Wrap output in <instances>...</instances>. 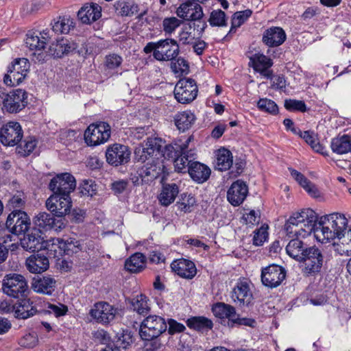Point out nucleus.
Listing matches in <instances>:
<instances>
[{"instance_id": "nucleus-1", "label": "nucleus", "mask_w": 351, "mask_h": 351, "mask_svg": "<svg viewBox=\"0 0 351 351\" xmlns=\"http://www.w3.org/2000/svg\"><path fill=\"white\" fill-rule=\"evenodd\" d=\"M348 221L343 214L334 213L322 216L318 220L316 213L311 208H304L293 213L289 217L287 228L302 237L312 233L315 239L326 243L344 236Z\"/></svg>"}, {"instance_id": "nucleus-2", "label": "nucleus", "mask_w": 351, "mask_h": 351, "mask_svg": "<svg viewBox=\"0 0 351 351\" xmlns=\"http://www.w3.org/2000/svg\"><path fill=\"white\" fill-rule=\"evenodd\" d=\"M193 141V136H189L184 142H182L181 139H179L178 143H176L177 148L179 150H176L175 147L170 145L167 144L165 141L161 138H155V158L157 160L163 158L162 160V173L164 174H169L166 165L164 164V160H169L176 156L178 153L182 154V155H189L191 156H194L193 151L192 149L187 150L189 143Z\"/></svg>"}, {"instance_id": "nucleus-3", "label": "nucleus", "mask_w": 351, "mask_h": 351, "mask_svg": "<svg viewBox=\"0 0 351 351\" xmlns=\"http://www.w3.org/2000/svg\"><path fill=\"white\" fill-rule=\"evenodd\" d=\"M28 290L25 278L19 274H6L2 280V291L10 297L19 298L23 297Z\"/></svg>"}, {"instance_id": "nucleus-4", "label": "nucleus", "mask_w": 351, "mask_h": 351, "mask_svg": "<svg viewBox=\"0 0 351 351\" xmlns=\"http://www.w3.org/2000/svg\"><path fill=\"white\" fill-rule=\"evenodd\" d=\"M29 63L26 58H16L8 67V72L3 77L7 86H14L20 84L27 77Z\"/></svg>"}, {"instance_id": "nucleus-5", "label": "nucleus", "mask_w": 351, "mask_h": 351, "mask_svg": "<svg viewBox=\"0 0 351 351\" xmlns=\"http://www.w3.org/2000/svg\"><path fill=\"white\" fill-rule=\"evenodd\" d=\"M111 135L110 125L104 121L90 124L84 132V140L88 146H97L107 142Z\"/></svg>"}, {"instance_id": "nucleus-6", "label": "nucleus", "mask_w": 351, "mask_h": 351, "mask_svg": "<svg viewBox=\"0 0 351 351\" xmlns=\"http://www.w3.org/2000/svg\"><path fill=\"white\" fill-rule=\"evenodd\" d=\"M0 103L3 109L8 112H17L27 104V94L22 89H16L9 93L0 92Z\"/></svg>"}, {"instance_id": "nucleus-7", "label": "nucleus", "mask_w": 351, "mask_h": 351, "mask_svg": "<svg viewBox=\"0 0 351 351\" xmlns=\"http://www.w3.org/2000/svg\"><path fill=\"white\" fill-rule=\"evenodd\" d=\"M197 86L191 78H182L176 84L173 93L178 102L186 104L192 102L197 97Z\"/></svg>"}, {"instance_id": "nucleus-8", "label": "nucleus", "mask_w": 351, "mask_h": 351, "mask_svg": "<svg viewBox=\"0 0 351 351\" xmlns=\"http://www.w3.org/2000/svg\"><path fill=\"white\" fill-rule=\"evenodd\" d=\"M230 298L239 306H248L253 300L250 280L245 278H239L231 291Z\"/></svg>"}, {"instance_id": "nucleus-9", "label": "nucleus", "mask_w": 351, "mask_h": 351, "mask_svg": "<svg viewBox=\"0 0 351 351\" xmlns=\"http://www.w3.org/2000/svg\"><path fill=\"white\" fill-rule=\"evenodd\" d=\"M5 225L9 232L19 235L29 230L31 221L25 212L14 210L8 215Z\"/></svg>"}, {"instance_id": "nucleus-10", "label": "nucleus", "mask_w": 351, "mask_h": 351, "mask_svg": "<svg viewBox=\"0 0 351 351\" xmlns=\"http://www.w3.org/2000/svg\"><path fill=\"white\" fill-rule=\"evenodd\" d=\"M47 208L54 215L62 217L71 211L72 201L70 195L53 193L46 201Z\"/></svg>"}, {"instance_id": "nucleus-11", "label": "nucleus", "mask_w": 351, "mask_h": 351, "mask_svg": "<svg viewBox=\"0 0 351 351\" xmlns=\"http://www.w3.org/2000/svg\"><path fill=\"white\" fill-rule=\"evenodd\" d=\"M130 148L122 144L114 143L109 145L106 151V158L108 164L117 167L128 163L130 160Z\"/></svg>"}, {"instance_id": "nucleus-12", "label": "nucleus", "mask_w": 351, "mask_h": 351, "mask_svg": "<svg viewBox=\"0 0 351 351\" xmlns=\"http://www.w3.org/2000/svg\"><path fill=\"white\" fill-rule=\"evenodd\" d=\"M304 256L302 261L304 262L302 271L304 274L310 276L320 271L324 257L319 249L315 246L309 247Z\"/></svg>"}, {"instance_id": "nucleus-13", "label": "nucleus", "mask_w": 351, "mask_h": 351, "mask_svg": "<svg viewBox=\"0 0 351 351\" xmlns=\"http://www.w3.org/2000/svg\"><path fill=\"white\" fill-rule=\"evenodd\" d=\"M23 132L21 125L16 121H10L0 130V142L5 146H14L21 141Z\"/></svg>"}, {"instance_id": "nucleus-14", "label": "nucleus", "mask_w": 351, "mask_h": 351, "mask_svg": "<svg viewBox=\"0 0 351 351\" xmlns=\"http://www.w3.org/2000/svg\"><path fill=\"white\" fill-rule=\"evenodd\" d=\"M179 51V45L174 39L167 38L155 43V59L157 60H171L178 55Z\"/></svg>"}, {"instance_id": "nucleus-15", "label": "nucleus", "mask_w": 351, "mask_h": 351, "mask_svg": "<svg viewBox=\"0 0 351 351\" xmlns=\"http://www.w3.org/2000/svg\"><path fill=\"white\" fill-rule=\"evenodd\" d=\"M71 243L60 238H52L43 241L41 253L48 258H59L71 250Z\"/></svg>"}, {"instance_id": "nucleus-16", "label": "nucleus", "mask_w": 351, "mask_h": 351, "mask_svg": "<svg viewBox=\"0 0 351 351\" xmlns=\"http://www.w3.org/2000/svg\"><path fill=\"white\" fill-rule=\"evenodd\" d=\"M289 218L287 220L285 225V230L287 236L292 239L288 243L286 247V252L287 254L293 259L301 262L304 259L306 251L308 247H306L300 239H304L295 232H291L287 228Z\"/></svg>"}, {"instance_id": "nucleus-17", "label": "nucleus", "mask_w": 351, "mask_h": 351, "mask_svg": "<svg viewBox=\"0 0 351 351\" xmlns=\"http://www.w3.org/2000/svg\"><path fill=\"white\" fill-rule=\"evenodd\" d=\"M286 276L285 269L278 265H270L262 269L261 281L268 287L274 288L279 286Z\"/></svg>"}, {"instance_id": "nucleus-18", "label": "nucleus", "mask_w": 351, "mask_h": 351, "mask_svg": "<svg viewBox=\"0 0 351 351\" xmlns=\"http://www.w3.org/2000/svg\"><path fill=\"white\" fill-rule=\"evenodd\" d=\"M89 314L97 322L108 324L114 319L117 309L108 302H99L94 304Z\"/></svg>"}, {"instance_id": "nucleus-19", "label": "nucleus", "mask_w": 351, "mask_h": 351, "mask_svg": "<svg viewBox=\"0 0 351 351\" xmlns=\"http://www.w3.org/2000/svg\"><path fill=\"white\" fill-rule=\"evenodd\" d=\"M248 194V186L241 180L234 182L227 191V199L234 206L241 205L246 199Z\"/></svg>"}, {"instance_id": "nucleus-20", "label": "nucleus", "mask_w": 351, "mask_h": 351, "mask_svg": "<svg viewBox=\"0 0 351 351\" xmlns=\"http://www.w3.org/2000/svg\"><path fill=\"white\" fill-rule=\"evenodd\" d=\"M176 14L178 17L185 21H199L204 16L202 6L189 0L180 5Z\"/></svg>"}, {"instance_id": "nucleus-21", "label": "nucleus", "mask_w": 351, "mask_h": 351, "mask_svg": "<svg viewBox=\"0 0 351 351\" xmlns=\"http://www.w3.org/2000/svg\"><path fill=\"white\" fill-rule=\"evenodd\" d=\"M49 186L53 193L70 195L75 189L76 181L75 177H53Z\"/></svg>"}, {"instance_id": "nucleus-22", "label": "nucleus", "mask_w": 351, "mask_h": 351, "mask_svg": "<svg viewBox=\"0 0 351 351\" xmlns=\"http://www.w3.org/2000/svg\"><path fill=\"white\" fill-rule=\"evenodd\" d=\"M250 64L254 71L265 78H271L273 72L270 68L273 65V61L271 58L262 53H255L250 57Z\"/></svg>"}, {"instance_id": "nucleus-23", "label": "nucleus", "mask_w": 351, "mask_h": 351, "mask_svg": "<svg viewBox=\"0 0 351 351\" xmlns=\"http://www.w3.org/2000/svg\"><path fill=\"white\" fill-rule=\"evenodd\" d=\"M139 335L144 341L143 351H154V317H147L141 323Z\"/></svg>"}, {"instance_id": "nucleus-24", "label": "nucleus", "mask_w": 351, "mask_h": 351, "mask_svg": "<svg viewBox=\"0 0 351 351\" xmlns=\"http://www.w3.org/2000/svg\"><path fill=\"white\" fill-rule=\"evenodd\" d=\"M50 37L49 29H45L43 32L29 31L27 34L25 44L31 50H41L45 48Z\"/></svg>"}, {"instance_id": "nucleus-25", "label": "nucleus", "mask_w": 351, "mask_h": 351, "mask_svg": "<svg viewBox=\"0 0 351 351\" xmlns=\"http://www.w3.org/2000/svg\"><path fill=\"white\" fill-rule=\"evenodd\" d=\"M171 268L177 275L187 279L193 278L197 273L195 264L184 258L173 261L171 263Z\"/></svg>"}, {"instance_id": "nucleus-26", "label": "nucleus", "mask_w": 351, "mask_h": 351, "mask_svg": "<svg viewBox=\"0 0 351 351\" xmlns=\"http://www.w3.org/2000/svg\"><path fill=\"white\" fill-rule=\"evenodd\" d=\"M286 40L285 31L279 27H271L267 29L262 38L263 43L268 47H274L281 45Z\"/></svg>"}, {"instance_id": "nucleus-27", "label": "nucleus", "mask_w": 351, "mask_h": 351, "mask_svg": "<svg viewBox=\"0 0 351 351\" xmlns=\"http://www.w3.org/2000/svg\"><path fill=\"white\" fill-rule=\"evenodd\" d=\"M101 16V7L95 3H86L77 12L79 19L86 24H90Z\"/></svg>"}, {"instance_id": "nucleus-28", "label": "nucleus", "mask_w": 351, "mask_h": 351, "mask_svg": "<svg viewBox=\"0 0 351 351\" xmlns=\"http://www.w3.org/2000/svg\"><path fill=\"white\" fill-rule=\"evenodd\" d=\"M25 264L27 270L33 274L44 272L49 266L48 258L42 253L30 256L27 258Z\"/></svg>"}, {"instance_id": "nucleus-29", "label": "nucleus", "mask_w": 351, "mask_h": 351, "mask_svg": "<svg viewBox=\"0 0 351 351\" xmlns=\"http://www.w3.org/2000/svg\"><path fill=\"white\" fill-rule=\"evenodd\" d=\"M213 162L215 169L226 171L230 169L233 165V156L231 152L226 148H221L215 152Z\"/></svg>"}, {"instance_id": "nucleus-30", "label": "nucleus", "mask_w": 351, "mask_h": 351, "mask_svg": "<svg viewBox=\"0 0 351 351\" xmlns=\"http://www.w3.org/2000/svg\"><path fill=\"white\" fill-rule=\"evenodd\" d=\"M77 48V44L66 39L58 40L56 43H51L49 47V54L53 58H61L68 54Z\"/></svg>"}, {"instance_id": "nucleus-31", "label": "nucleus", "mask_w": 351, "mask_h": 351, "mask_svg": "<svg viewBox=\"0 0 351 351\" xmlns=\"http://www.w3.org/2000/svg\"><path fill=\"white\" fill-rule=\"evenodd\" d=\"M56 281L50 276L34 278L32 282V289L39 293L51 295L55 290Z\"/></svg>"}, {"instance_id": "nucleus-32", "label": "nucleus", "mask_w": 351, "mask_h": 351, "mask_svg": "<svg viewBox=\"0 0 351 351\" xmlns=\"http://www.w3.org/2000/svg\"><path fill=\"white\" fill-rule=\"evenodd\" d=\"M43 241L40 231L37 229H34L21 240V245L22 247L27 251H40Z\"/></svg>"}, {"instance_id": "nucleus-33", "label": "nucleus", "mask_w": 351, "mask_h": 351, "mask_svg": "<svg viewBox=\"0 0 351 351\" xmlns=\"http://www.w3.org/2000/svg\"><path fill=\"white\" fill-rule=\"evenodd\" d=\"M212 311L216 317L221 319H227L228 326H231L237 314L236 309L230 304L218 302L212 307Z\"/></svg>"}, {"instance_id": "nucleus-34", "label": "nucleus", "mask_w": 351, "mask_h": 351, "mask_svg": "<svg viewBox=\"0 0 351 351\" xmlns=\"http://www.w3.org/2000/svg\"><path fill=\"white\" fill-rule=\"evenodd\" d=\"M196 120L195 115L191 110H184L178 112L173 118V121L180 132L189 130Z\"/></svg>"}, {"instance_id": "nucleus-35", "label": "nucleus", "mask_w": 351, "mask_h": 351, "mask_svg": "<svg viewBox=\"0 0 351 351\" xmlns=\"http://www.w3.org/2000/svg\"><path fill=\"white\" fill-rule=\"evenodd\" d=\"M154 154V138L152 136H149L147 141L142 144V147L136 148L135 154L138 157V160L145 162L149 160L147 165H152L154 162L152 155Z\"/></svg>"}, {"instance_id": "nucleus-36", "label": "nucleus", "mask_w": 351, "mask_h": 351, "mask_svg": "<svg viewBox=\"0 0 351 351\" xmlns=\"http://www.w3.org/2000/svg\"><path fill=\"white\" fill-rule=\"evenodd\" d=\"M179 192L176 184H169L163 185L162 190L158 197L161 205L167 206L174 202Z\"/></svg>"}, {"instance_id": "nucleus-37", "label": "nucleus", "mask_w": 351, "mask_h": 351, "mask_svg": "<svg viewBox=\"0 0 351 351\" xmlns=\"http://www.w3.org/2000/svg\"><path fill=\"white\" fill-rule=\"evenodd\" d=\"M146 264V258L139 252L134 253L125 262V268L132 273L141 271Z\"/></svg>"}, {"instance_id": "nucleus-38", "label": "nucleus", "mask_w": 351, "mask_h": 351, "mask_svg": "<svg viewBox=\"0 0 351 351\" xmlns=\"http://www.w3.org/2000/svg\"><path fill=\"white\" fill-rule=\"evenodd\" d=\"M332 150L339 154H343L351 152V137L348 135H342L332 138L330 144Z\"/></svg>"}, {"instance_id": "nucleus-39", "label": "nucleus", "mask_w": 351, "mask_h": 351, "mask_svg": "<svg viewBox=\"0 0 351 351\" xmlns=\"http://www.w3.org/2000/svg\"><path fill=\"white\" fill-rule=\"evenodd\" d=\"M36 312V308L29 300H22L14 306V316L19 319H27Z\"/></svg>"}, {"instance_id": "nucleus-40", "label": "nucleus", "mask_w": 351, "mask_h": 351, "mask_svg": "<svg viewBox=\"0 0 351 351\" xmlns=\"http://www.w3.org/2000/svg\"><path fill=\"white\" fill-rule=\"evenodd\" d=\"M186 325L189 328L198 331L210 330L213 327L212 320L204 316L189 318L186 321Z\"/></svg>"}, {"instance_id": "nucleus-41", "label": "nucleus", "mask_w": 351, "mask_h": 351, "mask_svg": "<svg viewBox=\"0 0 351 351\" xmlns=\"http://www.w3.org/2000/svg\"><path fill=\"white\" fill-rule=\"evenodd\" d=\"M114 8L121 16H132L138 12V5L132 0H119Z\"/></svg>"}, {"instance_id": "nucleus-42", "label": "nucleus", "mask_w": 351, "mask_h": 351, "mask_svg": "<svg viewBox=\"0 0 351 351\" xmlns=\"http://www.w3.org/2000/svg\"><path fill=\"white\" fill-rule=\"evenodd\" d=\"M195 39V29L189 25L183 26L179 31L177 42L178 45H191L194 43Z\"/></svg>"}, {"instance_id": "nucleus-43", "label": "nucleus", "mask_w": 351, "mask_h": 351, "mask_svg": "<svg viewBox=\"0 0 351 351\" xmlns=\"http://www.w3.org/2000/svg\"><path fill=\"white\" fill-rule=\"evenodd\" d=\"M73 21L70 17L60 16L52 25V31L58 34H67L73 27Z\"/></svg>"}, {"instance_id": "nucleus-44", "label": "nucleus", "mask_w": 351, "mask_h": 351, "mask_svg": "<svg viewBox=\"0 0 351 351\" xmlns=\"http://www.w3.org/2000/svg\"><path fill=\"white\" fill-rule=\"evenodd\" d=\"M114 341L116 344L115 348L126 349L132 344L133 337L128 330H121L115 335Z\"/></svg>"}, {"instance_id": "nucleus-45", "label": "nucleus", "mask_w": 351, "mask_h": 351, "mask_svg": "<svg viewBox=\"0 0 351 351\" xmlns=\"http://www.w3.org/2000/svg\"><path fill=\"white\" fill-rule=\"evenodd\" d=\"M298 134L311 145L313 150L323 155L326 154L325 147L319 143L316 136L313 132L309 131L301 132L300 131Z\"/></svg>"}, {"instance_id": "nucleus-46", "label": "nucleus", "mask_w": 351, "mask_h": 351, "mask_svg": "<svg viewBox=\"0 0 351 351\" xmlns=\"http://www.w3.org/2000/svg\"><path fill=\"white\" fill-rule=\"evenodd\" d=\"M37 145V141L34 136H27L16 147L17 152L21 156H25L33 152Z\"/></svg>"}, {"instance_id": "nucleus-47", "label": "nucleus", "mask_w": 351, "mask_h": 351, "mask_svg": "<svg viewBox=\"0 0 351 351\" xmlns=\"http://www.w3.org/2000/svg\"><path fill=\"white\" fill-rule=\"evenodd\" d=\"M196 203L195 197L192 194L183 193L177 202L178 209L184 213H190Z\"/></svg>"}, {"instance_id": "nucleus-48", "label": "nucleus", "mask_w": 351, "mask_h": 351, "mask_svg": "<svg viewBox=\"0 0 351 351\" xmlns=\"http://www.w3.org/2000/svg\"><path fill=\"white\" fill-rule=\"evenodd\" d=\"M53 223L54 218L51 214L45 212L38 214L34 219L36 226L46 230L51 229Z\"/></svg>"}, {"instance_id": "nucleus-49", "label": "nucleus", "mask_w": 351, "mask_h": 351, "mask_svg": "<svg viewBox=\"0 0 351 351\" xmlns=\"http://www.w3.org/2000/svg\"><path fill=\"white\" fill-rule=\"evenodd\" d=\"M189 176H210V169L199 162H191L188 167Z\"/></svg>"}, {"instance_id": "nucleus-50", "label": "nucleus", "mask_w": 351, "mask_h": 351, "mask_svg": "<svg viewBox=\"0 0 351 351\" xmlns=\"http://www.w3.org/2000/svg\"><path fill=\"white\" fill-rule=\"evenodd\" d=\"M131 305L133 310L139 314H146L149 310L146 297L142 294L134 298L131 302Z\"/></svg>"}, {"instance_id": "nucleus-51", "label": "nucleus", "mask_w": 351, "mask_h": 351, "mask_svg": "<svg viewBox=\"0 0 351 351\" xmlns=\"http://www.w3.org/2000/svg\"><path fill=\"white\" fill-rule=\"evenodd\" d=\"M171 68L172 71L177 75H186L189 71L188 62L183 58H178L171 62Z\"/></svg>"}, {"instance_id": "nucleus-52", "label": "nucleus", "mask_w": 351, "mask_h": 351, "mask_svg": "<svg viewBox=\"0 0 351 351\" xmlns=\"http://www.w3.org/2000/svg\"><path fill=\"white\" fill-rule=\"evenodd\" d=\"M297 182L311 196L317 197L319 191L317 186L313 184L307 177H295Z\"/></svg>"}, {"instance_id": "nucleus-53", "label": "nucleus", "mask_w": 351, "mask_h": 351, "mask_svg": "<svg viewBox=\"0 0 351 351\" xmlns=\"http://www.w3.org/2000/svg\"><path fill=\"white\" fill-rule=\"evenodd\" d=\"M180 154V155L173 160V165L177 173H184L186 171L188 172V167L191 162V161L189 160V158H192L193 156L182 155V154Z\"/></svg>"}, {"instance_id": "nucleus-54", "label": "nucleus", "mask_w": 351, "mask_h": 351, "mask_svg": "<svg viewBox=\"0 0 351 351\" xmlns=\"http://www.w3.org/2000/svg\"><path fill=\"white\" fill-rule=\"evenodd\" d=\"M208 22L211 26H225L226 14L221 10H216L211 12Z\"/></svg>"}, {"instance_id": "nucleus-55", "label": "nucleus", "mask_w": 351, "mask_h": 351, "mask_svg": "<svg viewBox=\"0 0 351 351\" xmlns=\"http://www.w3.org/2000/svg\"><path fill=\"white\" fill-rule=\"evenodd\" d=\"M261 215L259 210H247L243 213L242 220L249 226H253L259 223Z\"/></svg>"}, {"instance_id": "nucleus-56", "label": "nucleus", "mask_w": 351, "mask_h": 351, "mask_svg": "<svg viewBox=\"0 0 351 351\" xmlns=\"http://www.w3.org/2000/svg\"><path fill=\"white\" fill-rule=\"evenodd\" d=\"M258 108L264 112L275 114L278 111V108L276 104L269 99L263 98L260 99L257 103Z\"/></svg>"}, {"instance_id": "nucleus-57", "label": "nucleus", "mask_w": 351, "mask_h": 351, "mask_svg": "<svg viewBox=\"0 0 351 351\" xmlns=\"http://www.w3.org/2000/svg\"><path fill=\"white\" fill-rule=\"evenodd\" d=\"M181 25V21L176 17L165 18L162 21V29L166 34H171Z\"/></svg>"}, {"instance_id": "nucleus-58", "label": "nucleus", "mask_w": 351, "mask_h": 351, "mask_svg": "<svg viewBox=\"0 0 351 351\" xmlns=\"http://www.w3.org/2000/svg\"><path fill=\"white\" fill-rule=\"evenodd\" d=\"M267 226L263 225L260 228L254 231L253 244L256 246L262 245L268 238Z\"/></svg>"}, {"instance_id": "nucleus-59", "label": "nucleus", "mask_w": 351, "mask_h": 351, "mask_svg": "<svg viewBox=\"0 0 351 351\" xmlns=\"http://www.w3.org/2000/svg\"><path fill=\"white\" fill-rule=\"evenodd\" d=\"M252 14L250 10L237 12L234 14L232 19V25L234 27H240Z\"/></svg>"}, {"instance_id": "nucleus-60", "label": "nucleus", "mask_w": 351, "mask_h": 351, "mask_svg": "<svg viewBox=\"0 0 351 351\" xmlns=\"http://www.w3.org/2000/svg\"><path fill=\"white\" fill-rule=\"evenodd\" d=\"M285 107L289 111L305 112L306 110V104L303 101L296 99H286L285 101Z\"/></svg>"}, {"instance_id": "nucleus-61", "label": "nucleus", "mask_w": 351, "mask_h": 351, "mask_svg": "<svg viewBox=\"0 0 351 351\" xmlns=\"http://www.w3.org/2000/svg\"><path fill=\"white\" fill-rule=\"evenodd\" d=\"M122 62L123 59L120 56L112 53L106 56L105 65L107 69L114 70L121 66Z\"/></svg>"}, {"instance_id": "nucleus-62", "label": "nucleus", "mask_w": 351, "mask_h": 351, "mask_svg": "<svg viewBox=\"0 0 351 351\" xmlns=\"http://www.w3.org/2000/svg\"><path fill=\"white\" fill-rule=\"evenodd\" d=\"M24 204V195L21 193L13 195L8 201V206L14 210H21Z\"/></svg>"}, {"instance_id": "nucleus-63", "label": "nucleus", "mask_w": 351, "mask_h": 351, "mask_svg": "<svg viewBox=\"0 0 351 351\" xmlns=\"http://www.w3.org/2000/svg\"><path fill=\"white\" fill-rule=\"evenodd\" d=\"M168 332L170 335H174L176 333L182 332L186 329V327L183 324L178 322L173 319H168Z\"/></svg>"}, {"instance_id": "nucleus-64", "label": "nucleus", "mask_w": 351, "mask_h": 351, "mask_svg": "<svg viewBox=\"0 0 351 351\" xmlns=\"http://www.w3.org/2000/svg\"><path fill=\"white\" fill-rule=\"evenodd\" d=\"M67 311V307L62 304H49L48 306V312L54 314L56 317L64 315Z\"/></svg>"}]
</instances>
